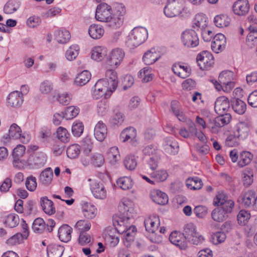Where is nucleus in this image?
Listing matches in <instances>:
<instances>
[{"instance_id": "nucleus-1", "label": "nucleus", "mask_w": 257, "mask_h": 257, "mask_svg": "<svg viewBox=\"0 0 257 257\" xmlns=\"http://www.w3.org/2000/svg\"><path fill=\"white\" fill-rule=\"evenodd\" d=\"M119 214L113 217V224L115 230L119 234H123V240L128 246L134 240L137 231L136 227L131 225V219L135 214L134 204L131 200L123 198L119 205Z\"/></svg>"}, {"instance_id": "nucleus-2", "label": "nucleus", "mask_w": 257, "mask_h": 257, "mask_svg": "<svg viewBox=\"0 0 257 257\" xmlns=\"http://www.w3.org/2000/svg\"><path fill=\"white\" fill-rule=\"evenodd\" d=\"M125 13L126 9L122 4H115L113 13L111 6L102 3L96 7L95 18L98 22L107 23L111 29H117L122 26Z\"/></svg>"}, {"instance_id": "nucleus-3", "label": "nucleus", "mask_w": 257, "mask_h": 257, "mask_svg": "<svg viewBox=\"0 0 257 257\" xmlns=\"http://www.w3.org/2000/svg\"><path fill=\"white\" fill-rule=\"evenodd\" d=\"M118 85L117 74L114 70L108 69L105 77L99 79L93 87V98L98 99L101 97L108 98L115 91Z\"/></svg>"}, {"instance_id": "nucleus-4", "label": "nucleus", "mask_w": 257, "mask_h": 257, "mask_svg": "<svg viewBox=\"0 0 257 257\" xmlns=\"http://www.w3.org/2000/svg\"><path fill=\"white\" fill-rule=\"evenodd\" d=\"M47 157L44 153H33L23 161L18 162L15 160L14 168L18 169L39 168L44 166Z\"/></svg>"}, {"instance_id": "nucleus-5", "label": "nucleus", "mask_w": 257, "mask_h": 257, "mask_svg": "<svg viewBox=\"0 0 257 257\" xmlns=\"http://www.w3.org/2000/svg\"><path fill=\"white\" fill-rule=\"evenodd\" d=\"M188 12L183 0H167L163 9L164 14L168 18L184 17Z\"/></svg>"}, {"instance_id": "nucleus-6", "label": "nucleus", "mask_w": 257, "mask_h": 257, "mask_svg": "<svg viewBox=\"0 0 257 257\" xmlns=\"http://www.w3.org/2000/svg\"><path fill=\"white\" fill-rule=\"evenodd\" d=\"M148 38V31L146 28L135 27L127 36L126 44L128 47L134 49L143 44Z\"/></svg>"}, {"instance_id": "nucleus-7", "label": "nucleus", "mask_w": 257, "mask_h": 257, "mask_svg": "<svg viewBox=\"0 0 257 257\" xmlns=\"http://www.w3.org/2000/svg\"><path fill=\"white\" fill-rule=\"evenodd\" d=\"M160 224V218L156 214L150 215L144 220L146 230L148 233L147 237L152 242L159 243L162 241V236L156 232Z\"/></svg>"}, {"instance_id": "nucleus-8", "label": "nucleus", "mask_w": 257, "mask_h": 257, "mask_svg": "<svg viewBox=\"0 0 257 257\" xmlns=\"http://www.w3.org/2000/svg\"><path fill=\"white\" fill-rule=\"evenodd\" d=\"M124 57L125 52L122 49L114 48L107 54L105 64L112 70L116 69L121 64Z\"/></svg>"}, {"instance_id": "nucleus-9", "label": "nucleus", "mask_w": 257, "mask_h": 257, "mask_svg": "<svg viewBox=\"0 0 257 257\" xmlns=\"http://www.w3.org/2000/svg\"><path fill=\"white\" fill-rule=\"evenodd\" d=\"M229 157L232 163H237L239 168H243L251 163L253 155L247 151H242L238 154L237 150L233 149L230 151Z\"/></svg>"}, {"instance_id": "nucleus-10", "label": "nucleus", "mask_w": 257, "mask_h": 257, "mask_svg": "<svg viewBox=\"0 0 257 257\" xmlns=\"http://www.w3.org/2000/svg\"><path fill=\"white\" fill-rule=\"evenodd\" d=\"M171 109L175 116L179 121L186 122L189 126L190 133L195 134L197 132V128L193 122L188 118L182 111L180 103L176 100L171 102Z\"/></svg>"}, {"instance_id": "nucleus-11", "label": "nucleus", "mask_w": 257, "mask_h": 257, "mask_svg": "<svg viewBox=\"0 0 257 257\" xmlns=\"http://www.w3.org/2000/svg\"><path fill=\"white\" fill-rule=\"evenodd\" d=\"M185 237L186 240L191 243L199 245L205 240V237L197 230L195 225L188 223L184 228Z\"/></svg>"}, {"instance_id": "nucleus-12", "label": "nucleus", "mask_w": 257, "mask_h": 257, "mask_svg": "<svg viewBox=\"0 0 257 257\" xmlns=\"http://www.w3.org/2000/svg\"><path fill=\"white\" fill-rule=\"evenodd\" d=\"M91 192L93 197L99 200H104L107 197V191L104 184L96 179H88Z\"/></svg>"}, {"instance_id": "nucleus-13", "label": "nucleus", "mask_w": 257, "mask_h": 257, "mask_svg": "<svg viewBox=\"0 0 257 257\" xmlns=\"http://www.w3.org/2000/svg\"><path fill=\"white\" fill-rule=\"evenodd\" d=\"M219 115L220 116L216 117L213 120H210L208 125V128L212 133L217 134L220 131V128L228 124L231 119V116L229 113Z\"/></svg>"}, {"instance_id": "nucleus-14", "label": "nucleus", "mask_w": 257, "mask_h": 257, "mask_svg": "<svg viewBox=\"0 0 257 257\" xmlns=\"http://www.w3.org/2000/svg\"><path fill=\"white\" fill-rule=\"evenodd\" d=\"M183 45L187 48H194L199 44V38L195 30H186L181 37Z\"/></svg>"}, {"instance_id": "nucleus-15", "label": "nucleus", "mask_w": 257, "mask_h": 257, "mask_svg": "<svg viewBox=\"0 0 257 257\" xmlns=\"http://www.w3.org/2000/svg\"><path fill=\"white\" fill-rule=\"evenodd\" d=\"M228 207L224 206V207H220L214 209L212 213V218L216 222H222L225 220L228 214L231 212L233 207H234V202H230L228 203Z\"/></svg>"}, {"instance_id": "nucleus-16", "label": "nucleus", "mask_w": 257, "mask_h": 257, "mask_svg": "<svg viewBox=\"0 0 257 257\" xmlns=\"http://www.w3.org/2000/svg\"><path fill=\"white\" fill-rule=\"evenodd\" d=\"M198 65L202 70H208L214 64V58L210 52L203 51L199 53L196 57Z\"/></svg>"}, {"instance_id": "nucleus-17", "label": "nucleus", "mask_w": 257, "mask_h": 257, "mask_svg": "<svg viewBox=\"0 0 257 257\" xmlns=\"http://www.w3.org/2000/svg\"><path fill=\"white\" fill-rule=\"evenodd\" d=\"M136 130L133 127H128L124 128L120 133V139L122 142L129 141L134 146L139 144V140L137 137Z\"/></svg>"}, {"instance_id": "nucleus-18", "label": "nucleus", "mask_w": 257, "mask_h": 257, "mask_svg": "<svg viewBox=\"0 0 257 257\" xmlns=\"http://www.w3.org/2000/svg\"><path fill=\"white\" fill-rule=\"evenodd\" d=\"M231 132L241 140H244L250 132L249 124L245 121H239L233 127Z\"/></svg>"}, {"instance_id": "nucleus-19", "label": "nucleus", "mask_w": 257, "mask_h": 257, "mask_svg": "<svg viewBox=\"0 0 257 257\" xmlns=\"http://www.w3.org/2000/svg\"><path fill=\"white\" fill-rule=\"evenodd\" d=\"M226 44V39L225 36L221 33H218L213 37L211 49L214 52L219 53L225 49Z\"/></svg>"}, {"instance_id": "nucleus-20", "label": "nucleus", "mask_w": 257, "mask_h": 257, "mask_svg": "<svg viewBox=\"0 0 257 257\" xmlns=\"http://www.w3.org/2000/svg\"><path fill=\"white\" fill-rule=\"evenodd\" d=\"M249 5L247 0H238L232 6L233 13L239 16H245L249 12Z\"/></svg>"}, {"instance_id": "nucleus-21", "label": "nucleus", "mask_w": 257, "mask_h": 257, "mask_svg": "<svg viewBox=\"0 0 257 257\" xmlns=\"http://www.w3.org/2000/svg\"><path fill=\"white\" fill-rule=\"evenodd\" d=\"M230 108L229 99L225 96H222L218 97L215 102L214 109L218 114L227 113Z\"/></svg>"}, {"instance_id": "nucleus-22", "label": "nucleus", "mask_w": 257, "mask_h": 257, "mask_svg": "<svg viewBox=\"0 0 257 257\" xmlns=\"http://www.w3.org/2000/svg\"><path fill=\"white\" fill-rule=\"evenodd\" d=\"M169 240L172 244L181 249H184L187 247L185 233L182 234L179 231H173L170 235Z\"/></svg>"}, {"instance_id": "nucleus-23", "label": "nucleus", "mask_w": 257, "mask_h": 257, "mask_svg": "<svg viewBox=\"0 0 257 257\" xmlns=\"http://www.w3.org/2000/svg\"><path fill=\"white\" fill-rule=\"evenodd\" d=\"M23 233H18L8 238L7 243L10 245H16L21 243L24 239L27 238L29 235V230L27 224H22Z\"/></svg>"}, {"instance_id": "nucleus-24", "label": "nucleus", "mask_w": 257, "mask_h": 257, "mask_svg": "<svg viewBox=\"0 0 257 257\" xmlns=\"http://www.w3.org/2000/svg\"><path fill=\"white\" fill-rule=\"evenodd\" d=\"M172 69L174 74L182 78L188 77L191 72V69L188 65L180 63L174 64Z\"/></svg>"}, {"instance_id": "nucleus-25", "label": "nucleus", "mask_w": 257, "mask_h": 257, "mask_svg": "<svg viewBox=\"0 0 257 257\" xmlns=\"http://www.w3.org/2000/svg\"><path fill=\"white\" fill-rule=\"evenodd\" d=\"M163 147L164 151L170 155H175L179 152L178 143L172 138H165L163 141Z\"/></svg>"}, {"instance_id": "nucleus-26", "label": "nucleus", "mask_w": 257, "mask_h": 257, "mask_svg": "<svg viewBox=\"0 0 257 257\" xmlns=\"http://www.w3.org/2000/svg\"><path fill=\"white\" fill-rule=\"evenodd\" d=\"M107 134V128L106 124L100 120L96 124L94 129V136L96 140L102 142L106 138Z\"/></svg>"}, {"instance_id": "nucleus-27", "label": "nucleus", "mask_w": 257, "mask_h": 257, "mask_svg": "<svg viewBox=\"0 0 257 257\" xmlns=\"http://www.w3.org/2000/svg\"><path fill=\"white\" fill-rule=\"evenodd\" d=\"M88 33L91 38L98 40L104 35L105 30L103 26L100 24H92L89 27Z\"/></svg>"}, {"instance_id": "nucleus-28", "label": "nucleus", "mask_w": 257, "mask_h": 257, "mask_svg": "<svg viewBox=\"0 0 257 257\" xmlns=\"http://www.w3.org/2000/svg\"><path fill=\"white\" fill-rule=\"evenodd\" d=\"M161 58L159 52L153 48L147 51L143 57V61L146 65H152L157 61Z\"/></svg>"}, {"instance_id": "nucleus-29", "label": "nucleus", "mask_w": 257, "mask_h": 257, "mask_svg": "<svg viewBox=\"0 0 257 257\" xmlns=\"http://www.w3.org/2000/svg\"><path fill=\"white\" fill-rule=\"evenodd\" d=\"M7 104L13 107H20L23 103L24 99L19 91H14L10 93L7 97Z\"/></svg>"}, {"instance_id": "nucleus-30", "label": "nucleus", "mask_w": 257, "mask_h": 257, "mask_svg": "<svg viewBox=\"0 0 257 257\" xmlns=\"http://www.w3.org/2000/svg\"><path fill=\"white\" fill-rule=\"evenodd\" d=\"M81 143L83 153L86 155V157H84L82 159L81 162L84 166H87L88 164V155L92 151L93 148V143L90 137H86L83 139Z\"/></svg>"}, {"instance_id": "nucleus-31", "label": "nucleus", "mask_w": 257, "mask_h": 257, "mask_svg": "<svg viewBox=\"0 0 257 257\" xmlns=\"http://www.w3.org/2000/svg\"><path fill=\"white\" fill-rule=\"evenodd\" d=\"M207 18L206 15L199 13L195 15L192 22V28L195 30L201 31L204 30L207 26Z\"/></svg>"}, {"instance_id": "nucleus-32", "label": "nucleus", "mask_w": 257, "mask_h": 257, "mask_svg": "<svg viewBox=\"0 0 257 257\" xmlns=\"http://www.w3.org/2000/svg\"><path fill=\"white\" fill-rule=\"evenodd\" d=\"M150 197L154 202L159 205H165L168 202L167 195L159 190L151 191Z\"/></svg>"}, {"instance_id": "nucleus-33", "label": "nucleus", "mask_w": 257, "mask_h": 257, "mask_svg": "<svg viewBox=\"0 0 257 257\" xmlns=\"http://www.w3.org/2000/svg\"><path fill=\"white\" fill-rule=\"evenodd\" d=\"M72 228L67 224H63L58 230V235L59 239L63 242H67L71 238Z\"/></svg>"}, {"instance_id": "nucleus-34", "label": "nucleus", "mask_w": 257, "mask_h": 257, "mask_svg": "<svg viewBox=\"0 0 257 257\" xmlns=\"http://www.w3.org/2000/svg\"><path fill=\"white\" fill-rule=\"evenodd\" d=\"M54 37L56 41L61 44L68 43L71 38L69 31L65 29L56 30L54 32Z\"/></svg>"}, {"instance_id": "nucleus-35", "label": "nucleus", "mask_w": 257, "mask_h": 257, "mask_svg": "<svg viewBox=\"0 0 257 257\" xmlns=\"http://www.w3.org/2000/svg\"><path fill=\"white\" fill-rule=\"evenodd\" d=\"M82 211L85 217L90 219L94 218L97 212V210L95 206L88 202H85L83 204Z\"/></svg>"}, {"instance_id": "nucleus-36", "label": "nucleus", "mask_w": 257, "mask_h": 257, "mask_svg": "<svg viewBox=\"0 0 257 257\" xmlns=\"http://www.w3.org/2000/svg\"><path fill=\"white\" fill-rule=\"evenodd\" d=\"M21 3L19 0H10L4 5L5 14L11 15L16 12L20 8Z\"/></svg>"}, {"instance_id": "nucleus-37", "label": "nucleus", "mask_w": 257, "mask_h": 257, "mask_svg": "<svg viewBox=\"0 0 257 257\" xmlns=\"http://www.w3.org/2000/svg\"><path fill=\"white\" fill-rule=\"evenodd\" d=\"M40 203L42 209L46 214L51 215L55 213L56 210L53 202L47 197H42Z\"/></svg>"}, {"instance_id": "nucleus-38", "label": "nucleus", "mask_w": 257, "mask_h": 257, "mask_svg": "<svg viewBox=\"0 0 257 257\" xmlns=\"http://www.w3.org/2000/svg\"><path fill=\"white\" fill-rule=\"evenodd\" d=\"M47 251L48 257H61L64 247L57 244H51L47 247Z\"/></svg>"}, {"instance_id": "nucleus-39", "label": "nucleus", "mask_w": 257, "mask_h": 257, "mask_svg": "<svg viewBox=\"0 0 257 257\" xmlns=\"http://www.w3.org/2000/svg\"><path fill=\"white\" fill-rule=\"evenodd\" d=\"M91 78V73L88 70H83L77 74L74 83L77 86H82L87 84Z\"/></svg>"}, {"instance_id": "nucleus-40", "label": "nucleus", "mask_w": 257, "mask_h": 257, "mask_svg": "<svg viewBox=\"0 0 257 257\" xmlns=\"http://www.w3.org/2000/svg\"><path fill=\"white\" fill-rule=\"evenodd\" d=\"M53 172L51 168H48L43 170L39 176V181L44 185H50L53 180Z\"/></svg>"}, {"instance_id": "nucleus-41", "label": "nucleus", "mask_w": 257, "mask_h": 257, "mask_svg": "<svg viewBox=\"0 0 257 257\" xmlns=\"http://www.w3.org/2000/svg\"><path fill=\"white\" fill-rule=\"evenodd\" d=\"M107 56V49L103 46H96L91 51V58L97 61H101Z\"/></svg>"}, {"instance_id": "nucleus-42", "label": "nucleus", "mask_w": 257, "mask_h": 257, "mask_svg": "<svg viewBox=\"0 0 257 257\" xmlns=\"http://www.w3.org/2000/svg\"><path fill=\"white\" fill-rule=\"evenodd\" d=\"M242 204L245 207L253 205L255 206V192L253 190H248L245 192L242 197Z\"/></svg>"}, {"instance_id": "nucleus-43", "label": "nucleus", "mask_w": 257, "mask_h": 257, "mask_svg": "<svg viewBox=\"0 0 257 257\" xmlns=\"http://www.w3.org/2000/svg\"><path fill=\"white\" fill-rule=\"evenodd\" d=\"M234 202L232 200L228 199L226 194L224 192H218L214 198L213 204L215 206H221V207H228V203Z\"/></svg>"}, {"instance_id": "nucleus-44", "label": "nucleus", "mask_w": 257, "mask_h": 257, "mask_svg": "<svg viewBox=\"0 0 257 257\" xmlns=\"http://www.w3.org/2000/svg\"><path fill=\"white\" fill-rule=\"evenodd\" d=\"M226 238L225 233L223 231H218L211 233L209 240L212 244L216 245L224 242Z\"/></svg>"}, {"instance_id": "nucleus-45", "label": "nucleus", "mask_w": 257, "mask_h": 257, "mask_svg": "<svg viewBox=\"0 0 257 257\" xmlns=\"http://www.w3.org/2000/svg\"><path fill=\"white\" fill-rule=\"evenodd\" d=\"M213 22L217 27H226L229 26L230 19L227 15L220 14L214 17Z\"/></svg>"}, {"instance_id": "nucleus-46", "label": "nucleus", "mask_w": 257, "mask_h": 257, "mask_svg": "<svg viewBox=\"0 0 257 257\" xmlns=\"http://www.w3.org/2000/svg\"><path fill=\"white\" fill-rule=\"evenodd\" d=\"M116 184L122 190H128L133 187L134 182L131 177L124 176L118 178Z\"/></svg>"}, {"instance_id": "nucleus-47", "label": "nucleus", "mask_w": 257, "mask_h": 257, "mask_svg": "<svg viewBox=\"0 0 257 257\" xmlns=\"http://www.w3.org/2000/svg\"><path fill=\"white\" fill-rule=\"evenodd\" d=\"M115 229L110 230L109 232L105 236V241L107 244L111 247L116 246L119 242V237L118 233L115 232Z\"/></svg>"}, {"instance_id": "nucleus-48", "label": "nucleus", "mask_w": 257, "mask_h": 257, "mask_svg": "<svg viewBox=\"0 0 257 257\" xmlns=\"http://www.w3.org/2000/svg\"><path fill=\"white\" fill-rule=\"evenodd\" d=\"M4 223L7 227H15L19 223V216L15 213L9 214L4 217Z\"/></svg>"}, {"instance_id": "nucleus-49", "label": "nucleus", "mask_w": 257, "mask_h": 257, "mask_svg": "<svg viewBox=\"0 0 257 257\" xmlns=\"http://www.w3.org/2000/svg\"><path fill=\"white\" fill-rule=\"evenodd\" d=\"M186 185L188 189L191 190H198L202 188L203 183L202 180L197 177L189 178L186 181Z\"/></svg>"}, {"instance_id": "nucleus-50", "label": "nucleus", "mask_w": 257, "mask_h": 257, "mask_svg": "<svg viewBox=\"0 0 257 257\" xmlns=\"http://www.w3.org/2000/svg\"><path fill=\"white\" fill-rule=\"evenodd\" d=\"M124 117L123 114L120 111H117L110 117L108 123L111 126H118L123 123Z\"/></svg>"}, {"instance_id": "nucleus-51", "label": "nucleus", "mask_w": 257, "mask_h": 257, "mask_svg": "<svg viewBox=\"0 0 257 257\" xmlns=\"http://www.w3.org/2000/svg\"><path fill=\"white\" fill-rule=\"evenodd\" d=\"M80 48L78 45L70 46L65 52V57L69 61L75 60L79 53Z\"/></svg>"}, {"instance_id": "nucleus-52", "label": "nucleus", "mask_w": 257, "mask_h": 257, "mask_svg": "<svg viewBox=\"0 0 257 257\" xmlns=\"http://www.w3.org/2000/svg\"><path fill=\"white\" fill-rule=\"evenodd\" d=\"M138 77L143 82H148L153 79L152 69L147 66L140 70L138 73Z\"/></svg>"}, {"instance_id": "nucleus-53", "label": "nucleus", "mask_w": 257, "mask_h": 257, "mask_svg": "<svg viewBox=\"0 0 257 257\" xmlns=\"http://www.w3.org/2000/svg\"><path fill=\"white\" fill-rule=\"evenodd\" d=\"M26 151V148L24 145H18L17 147L13 150V160L12 162L13 166L14 167V162L15 161H17L18 162L23 161L25 159H20V158L22 157L24 155Z\"/></svg>"}, {"instance_id": "nucleus-54", "label": "nucleus", "mask_w": 257, "mask_h": 257, "mask_svg": "<svg viewBox=\"0 0 257 257\" xmlns=\"http://www.w3.org/2000/svg\"><path fill=\"white\" fill-rule=\"evenodd\" d=\"M211 81L218 91L222 90L225 92H229L234 86L233 81L225 83H218L216 80H211Z\"/></svg>"}, {"instance_id": "nucleus-55", "label": "nucleus", "mask_w": 257, "mask_h": 257, "mask_svg": "<svg viewBox=\"0 0 257 257\" xmlns=\"http://www.w3.org/2000/svg\"><path fill=\"white\" fill-rule=\"evenodd\" d=\"M232 107L236 113L243 114L246 111V105L244 101L237 98L232 102Z\"/></svg>"}, {"instance_id": "nucleus-56", "label": "nucleus", "mask_w": 257, "mask_h": 257, "mask_svg": "<svg viewBox=\"0 0 257 257\" xmlns=\"http://www.w3.org/2000/svg\"><path fill=\"white\" fill-rule=\"evenodd\" d=\"M107 158L111 164H115L120 160V156L116 147H111L107 152Z\"/></svg>"}, {"instance_id": "nucleus-57", "label": "nucleus", "mask_w": 257, "mask_h": 257, "mask_svg": "<svg viewBox=\"0 0 257 257\" xmlns=\"http://www.w3.org/2000/svg\"><path fill=\"white\" fill-rule=\"evenodd\" d=\"M96 111L99 116H104L106 115L109 111L108 102L105 100L98 101L97 104Z\"/></svg>"}, {"instance_id": "nucleus-58", "label": "nucleus", "mask_w": 257, "mask_h": 257, "mask_svg": "<svg viewBox=\"0 0 257 257\" xmlns=\"http://www.w3.org/2000/svg\"><path fill=\"white\" fill-rule=\"evenodd\" d=\"M137 158L132 154L126 156L123 161L125 168L131 171L135 170L137 166Z\"/></svg>"}, {"instance_id": "nucleus-59", "label": "nucleus", "mask_w": 257, "mask_h": 257, "mask_svg": "<svg viewBox=\"0 0 257 257\" xmlns=\"http://www.w3.org/2000/svg\"><path fill=\"white\" fill-rule=\"evenodd\" d=\"M150 176L155 182H160L166 180L168 177V174L165 170H160L151 173Z\"/></svg>"}, {"instance_id": "nucleus-60", "label": "nucleus", "mask_w": 257, "mask_h": 257, "mask_svg": "<svg viewBox=\"0 0 257 257\" xmlns=\"http://www.w3.org/2000/svg\"><path fill=\"white\" fill-rule=\"evenodd\" d=\"M250 217V213L249 211L244 209L240 210L237 216L238 223L240 225H246L248 223Z\"/></svg>"}, {"instance_id": "nucleus-61", "label": "nucleus", "mask_w": 257, "mask_h": 257, "mask_svg": "<svg viewBox=\"0 0 257 257\" xmlns=\"http://www.w3.org/2000/svg\"><path fill=\"white\" fill-rule=\"evenodd\" d=\"M79 111L80 109L78 107L74 105L69 106L63 112L64 118L67 120L73 119L78 115Z\"/></svg>"}, {"instance_id": "nucleus-62", "label": "nucleus", "mask_w": 257, "mask_h": 257, "mask_svg": "<svg viewBox=\"0 0 257 257\" xmlns=\"http://www.w3.org/2000/svg\"><path fill=\"white\" fill-rule=\"evenodd\" d=\"M54 88L53 82L49 80H45L42 81L39 86V90L43 94H49Z\"/></svg>"}, {"instance_id": "nucleus-63", "label": "nucleus", "mask_w": 257, "mask_h": 257, "mask_svg": "<svg viewBox=\"0 0 257 257\" xmlns=\"http://www.w3.org/2000/svg\"><path fill=\"white\" fill-rule=\"evenodd\" d=\"M242 176L244 186L248 187L253 182V173L251 169L247 168L244 170L242 172Z\"/></svg>"}, {"instance_id": "nucleus-64", "label": "nucleus", "mask_w": 257, "mask_h": 257, "mask_svg": "<svg viewBox=\"0 0 257 257\" xmlns=\"http://www.w3.org/2000/svg\"><path fill=\"white\" fill-rule=\"evenodd\" d=\"M80 153V147L77 144H73L69 146L67 149V157L70 159L77 158Z\"/></svg>"}]
</instances>
